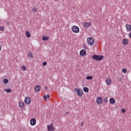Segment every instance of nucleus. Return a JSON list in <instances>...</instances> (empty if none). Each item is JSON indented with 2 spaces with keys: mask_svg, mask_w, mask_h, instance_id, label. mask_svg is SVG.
Instances as JSON below:
<instances>
[{
  "mask_svg": "<svg viewBox=\"0 0 131 131\" xmlns=\"http://www.w3.org/2000/svg\"><path fill=\"white\" fill-rule=\"evenodd\" d=\"M126 28L127 30V31H130L131 30V25L129 24H126Z\"/></svg>",
  "mask_w": 131,
  "mask_h": 131,
  "instance_id": "obj_13",
  "label": "nucleus"
},
{
  "mask_svg": "<svg viewBox=\"0 0 131 131\" xmlns=\"http://www.w3.org/2000/svg\"><path fill=\"white\" fill-rule=\"evenodd\" d=\"M5 92H6V93H11V92H12V90L10 89H5Z\"/></svg>",
  "mask_w": 131,
  "mask_h": 131,
  "instance_id": "obj_23",
  "label": "nucleus"
},
{
  "mask_svg": "<svg viewBox=\"0 0 131 131\" xmlns=\"http://www.w3.org/2000/svg\"><path fill=\"white\" fill-rule=\"evenodd\" d=\"M83 91L84 92V93H89V88L87 87H84L83 88Z\"/></svg>",
  "mask_w": 131,
  "mask_h": 131,
  "instance_id": "obj_18",
  "label": "nucleus"
},
{
  "mask_svg": "<svg viewBox=\"0 0 131 131\" xmlns=\"http://www.w3.org/2000/svg\"><path fill=\"white\" fill-rule=\"evenodd\" d=\"M31 102V99H30V98L29 97H26L25 99V102L26 104H27V105H29Z\"/></svg>",
  "mask_w": 131,
  "mask_h": 131,
  "instance_id": "obj_7",
  "label": "nucleus"
},
{
  "mask_svg": "<svg viewBox=\"0 0 131 131\" xmlns=\"http://www.w3.org/2000/svg\"><path fill=\"white\" fill-rule=\"evenodd\" d=\"M83 125V123L82 122H81L80 126H82Z\"/></svg>",
  "mask_w": 131,
  "mask_h": 131,
  "instance_id": "obj_35",
  "label": "nucleus"
},
{
  "mask_svg": "<svg viewBox=\"0 0 131 131\" xmlns=\"http://www.w3.org/2000/svg\"><path fill=\"white\" fill-rule=\"evenodd\" d=\"M103 102V99L101 97H98L96 99V102L98 105H101Z\"/></svg>",
  "mask_w": 131,
  "mask_h": 131,
  "instance_id": "obj_8",
  "label": "nucleus"
},
{
  "mask_svg": "<svg viewBox=\"0 0 131 131\" xmlns=\"http://www.w3.org/2000/svg\"><path fill=\"white\" fill-rule=\"evenodd\" d=\"M35 92H39L40 91V85H37L35 87Z\"/></svg>",
  "mask_w": 131,
  "mask_h": 131,
  "instance_id": "obj_12",
  "label": "nucleus"
},
{
  "mask_svg": "<svg viewBox=\"0 0 131 131\" xmlns=\"http://www.w3.org/2000/svg\"><path fill=\"white\" fill-rule=\"evenodd\" d=\"M21 69L22 70H23L24 71H25V70H26V67H25V66H24L21 67Z\"/></svg>",
  "mask_w": 131,
  "mask_h": 131,
  "instance_id": "obj_27",
  "label": "nucleus"
},
{
  "mask_svg": "<svg viewBox=\"0 0 131 131\" xmlns=\"http://www.w3.org/2000/svg\"><path fill=\"white\" fill-rule=\"evenodd\" d=\"M75 92L77 93V95L79 97H82V95H83V91H82V90L76 88L75 89Z\"/></svg>",
  "mask_w": 131,
  "mask_h": 131,
  "instance_id": "obj_3",
  "label": "nucleus"
},
{
  "mask_svg": "<svg viewBox=\"0 0 131 131\" xmlns=\"http://www.w3.org/2000/svg\"><path fill=\"white\" fill-rule=\"evenodd\" d=\"M18 105L20 107H24V103L22 101H19Z\"/></svg>",
  "mask_w": 131,
  "mask_h": 131,
  "instance_id": "obj_19",
  "label": "nucleus"
},
{
  "mask_svg": "<svg viewBox=\"0 0 131 131\" xmlns=\"http://www.w3.org/2000/svg\"><path fill=\"white\" fill-rule=\"evenodd\" d=\"M0 31H5V28H4V27H0Z\"/></svg>",
  "mask_w": 131,
  "mask_h": 131,
  "instance_id": "obj_28",
  "label": "nucleus"
},
{
  "mask_svg": "<svg viewBox=\"0 0 131 131\" xmlns=\"http://www.w3.org/2000/svg\"><path fill=\"white\" fill-rule=\"evenodd\" d=\"M86 79H88V80H90L91 79H93V76H87L86 77Z\"/></svg>",
  "mask_w": 131,
  "mask_h": 131,
  "instance_id": "obj_21",
  "label": "nucleus"
},
{
  "mask_svg": "<svg viewBox=\"0 0 131 131\" xmlns=\"http://www.w3.org/2000/svg\"><path fill=\"white\" fill-rule=\"evenodd\" d=\"M47 128L48 131H54L55 127L53 126V124H51L50 125H47Z\"/></svg>",
  "mask_w": 131,
  "mask_h": 131,
  "instance_id": "obj_5",
  "label": "nucleus"
},
{
  "mask_svg": "<svg viewBox=\"0 0 131 131\" xmlns=\"http://www.w3.org/2000/svg\"><path fill=\"white\" fill-rule=\"evenodd\" d=\"M48 89H49V88L48 87V86H46L45 87V90H48Z\"/></svg>",
  "mask_w": 131,
  "mask_h": 131,
  "instance_id": "obj_32",
  "label": "nucleus"
},
{
  "mask_svg": "<svg viewBox=\"0 0 131 131\" xmlns=\"http://www.w3.org/2000/svg\"><path fill=\"white\" fill-rule=\"evenodd\" d=\"M111 82H112L111 79H110V78H107L106 80V84H108V85H110V84H111Z\"/></svg>",
  "mask_w": 131,
  "mask_h": 131,
  "instance_id": "obj_11",
  "label": "nucleus"
},
{
  "mask_svg": "<svg viewBox=\"0 0 131 131\" xmlns=\"http://www.w3.org/2000/svg\"><path fill=\"white\" fill-rule=\"evenodd\" d=\"M2 51V45H0V52Z\"/></svg>",
  "mask_w": 131,
  "mask_h": 131,
  "instance_id": "obj_33",
  "label": "nucleus"
},
{
  "mask_svg": "<svg viewBox=\"0 0 131 131\" xmlns=\"http://www.w3.org/2000/svg\"><path fill=\"white\" fill-rule=\"evenodd\" d=\"M42 40L46 41V40H49L50 39V37L48 36H42Z\"/></svg>",
  "mask_w": 131,
  "mask_h": 131,
  "instance_id": "obj_17",
  "label": "nucleus"
},
{
  "mask_svg": "<svg viewBox=\"0 0 131 131\" xmlns=\"http://www.w3.org/2000/svg\"><path fill=\"white\" fill-rule=\"evenodd\" d=\"M26 34L27 37H31V34H30V32H29V31H26Z\"/></svg>",
  "mask_w": 131,
  "mask_h": 131,
  "instance_id": "obj_16",
  "label": "nucleus"
},
{
  "mask_svg": "<svg viewBox=\"0 0 131 131\" xmlns=\"http://www.w3.org/2000/svg\"><path fill=\"white\" fill-rule=\"evenodd\" d=\"M90 26H91V23L90 22H85V23H83V27L85 29L86 28H89V27H90Z\"/></svg>",
  "mask_w": 131,
  "mask_h": 131,
  "instance_id": "obj_6",
  "label": "nucleus"
},
{
  "mask_svg": "<svg viewBox=\"0 0 131 131\" xmlns=\"http://www.w3.org/2000/svg\"><path fill=\"white\" fill-rule=\"evenodd\" d=\"M66 114H68V113H67Z\"/></svg>",
  "mask_w": 131,
  "mask_h": 131,
  "instance_id": "obj_37",
  "label": "nucleus"
},
{
  "mask_svg": "<svg viewBox=\"0 0 131 131\" xmlns=\"http://www.w3.org/2000/svg\"><path fill=\"white\" fill-rule=\"evenodd\" d=\"M72 30L74 33H78L79 32V28L76 26L72 27Z\"/></svg>",
  "mask_w": 131,
  "mask_h": 131,
  "instance_id": "obj_4",
  "label": "nucleus"
},
{
  "mask_svg": "<svg viewBox=\"0 0 131 131\" xmlns=\"http://www.w3.org/2000/svg\"><path fill=\"white\" fill-rule=\"evenodd\" d=\"M28 57H29V58H33V55H32V53L31 52H29L28 53Z\"/></svg>",
  "mask_w": 131,
  "mask_h": 131,
  "instance_id": "obj_24",
  "label": "nucleus"
},
{
  "mask_svg": "<svg viewBox=\"0 0 131 131\" xmlns=\"http://www.w3.org/2000/svg\"><path fill=\"white\" fill-rule=\"evenodd\" d=\"M92 59L94 61H102L104 59L103 55H93L92 56Z\"/></svg>",
  "mask_w": 131,
  "mask_h": 131,
  "instance_id": "obj_1",
  "label": "nucleus"
},
{
  "mask_svg": "<svg viewBox=\"0 0 131 131\" xmlns=\"http://www.w3.org/2000/svg\"><path fill=\"white\" fill-rule=\"evenodd\" d=\"M110 103L111 104H115V99H114V98H110Z\"/></svg>",
  "mask_w": 131,
  "mask_h": 131,
  "instance_id": "obj_15",
  "label": "nucleus"
},
{
  "mask_svg": "<svg viewBox=\"0 0 131 131\" xmlns=\"http://www.w3.org/2000/svg\"><path fill=\"white\" fill-rule=\"evenodd\" d=\"M30 124L31 125H35V124H36V120H35V119L33 118L32 119L30 120Z\"/></svg>",
  "mask_w": 131,
  "mask_h": 131,
  "instance_id": "obj_9",
  "label": "nucleus"
},
{
  "mask_svg": "<svg viewBox=\"0 0 131 131\" xmlns=\"http://www.w3.org/2000/svg\"><path fill=\"white\" fill-rule=\"evenodd\" d=\"M122 42L124 45H127V43H128V40H127L126 38L123 39Z\"/></svg>",
  "mask_w": 131,
  "mask_h": 131,
  "instance_id": "obj_14",
  "label": "nucleus"
},
{
  "mask_svg": "<svg viewBox=\"0 0 131 131\" xmlns=\"http://www.w3.org/2000/svg\"><path fill=\"white\" fill-rule=\"evenodd\" d=\"M48 64V63H47V61H44L42 63V65L43 66H47V64Z\"/></svg>",
  "mask_w": 131,
  "mask_h": 131,
  "instance_id": "obj_30",
  "label": "nucleus"
},
{
  "mask_svg": "<svg viewBox=\"0 0 131 131\" xmlns=\"http://www.w3.org/2000/svg\"><path fill=\"white\" fill-rule=\"evenodd\" d=\"M122 72H123V73H126V72H127V70H126V69H123Z\"/></svg>",
  "mask_w": 131,
  "mask_h": 131,
  "instance_id": "obj_26",
  "label": "nucleus"
},
{
  "mask_svg": "<svg viewBox=\"0 0 131 131\" xmlns=\"http://www.w3.org/2000/svg\"><path fill=\"white\" fill-rule=\"evenodd\" d=\"M86 55V52L84 50H82L80 51V55L81 56H84Z\"/></svg>",
  "mask_w": 131,
  "mask_h": 131,
  "instance_id": "obj_10",
  "label": "nucleus"
},
{
  "mask_svg": "<svg viewBox=\"0 0 131 131\" xmlns=\"http://www.w3.org/2000/svg\"><path fill=\"white\" fill-rule=\"evenodd\" d=\"M3 82L4 83H5V84H7V83L9 82V80H8V79H4Z\"/></svg>",
  "mask_w": 131,
  "mask_h": 131,
  "instance_id": "obj_22",
  "label": "nucleus"
},
{
  "mask_svg": "<svg viewBox=\"0 0 131 131\" xmlns=\"http://www.w3.org/2000/svg\"><path fill=\"white\" fill-rule=\"evenodd\" d=\"M32 11H33V12L35 13V12H36V11H37V8H36V7H33L32 9Z\"/></svg>",
  "mask_w": 131,
  "mask_h": 131,
  "instance_id": "obj_25",
  "label": "nucleus"
},
{
  "mask_svg": "<svg viewBox=\"0 0 131 131\" xmlns=\"http://www.w3.org/2000/svg\"><path fill=\"white\" fill-rule=\"evenodd\" d=\"M104 103H107L108 102V99H107V98H104Z\"/></svg>",
  "mask_w": 131,
  "mask_h": 131,
  "instance_id": "obj_29",
  "label": "nucleus"
},
{
  "mask_svg": "<svg viewBox=\"0 0 131 131\" xmlns=\"http://www.w3.org/2000/svg\"><path fill=\"white\" fill-rule=\"evenodd\" d=\"M55 1H56V2H58V0H55Z\"/></svg>",
  "mask_w": 131,
  "mask_h": 131,
  "instance_id": "obj_36",
  "label": "nucleus"
},
{
  "mask_svg": "<svg viewBox=\"0 0 131 131\" xmlns=\"http://www.w3.org/2000/svg\"><path fill=\"white\" fill-rule=\"evenodd\" d=\"M49 98H50V95L49 94H47V96L45 95L43 96L44 100H46V101H47V98L49 99Z\"/></svg>",
  "mask_w": 131,
  "mask_h": 131,
  "instance_id": "obj_20",
  "label": "nucleus"
},
{
  "mask_svg": "<svg viewBox=\"0 0 131 131\" xmlns=\"http://www.w3.org/2000/svg\"><path fill=\"white\" fill-rule=\"evenodd\" d=\"M122 113H125V110L122 109Z\"/></svg>",
  "mask_w": 131,
  "mask_h": 131,
  "instance_id": "obj_31",
  "label": "nucleus"
},
{
  "mask_svg": "<svg viewBox=\"0 0 131 131\" xmlns=\"http://www.w3.org/2000/svg\"><path fill=\"white\" fill-rule=\"evenodd\" d=\"M87 42L89 46L93 47V46L95 45V38H94L93 37L87 38Z\"/></svg>",
  "mask_w": 131,
  "mask_h": 131,
  "instance_id": "obj_2",
  "label": "nucleus"
},
{
  "mask_svg": "<svg viewBox=\"0 0 131 131\" xmlns=\"http://www.w3.org/2000/svg\"><path fill=\"white\" fill-rule=\"evenodd\" d=\"M129 36L130 38H131V32L129 34Z\"/></svg>",
  "mask_w": 131,
  "mask_h": 131,
  "instance_id": "obj_34",
  "label": "nucleus"
}]
</instances>
